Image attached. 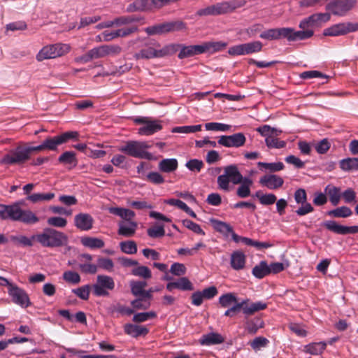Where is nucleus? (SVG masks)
<instances>
[{
	"label": "nucleus",
	"instance_id": "423d86ee",
	"mask_svg": "<svg viewBox=\"0 0 358 358\" xmlns=\"http://www.w3.org/2000/svg\"><path fill=\"white\" fill-rule=\"evenodd\" d=\"M70 48L66 44L55 43L44 46L36 55L37 61L42 62L45 59H50L61 57L67 53Z\"/></svg>",
	"mask_w": 358,
	"mask_h": 358
},
{
	"label": "nucleus",
	"instance_id": "5701e85b",
	"mask_svg": "<svg viewBox=\"0 0 358 358\" xmlns=\"http://www.w3.org/2000/svg\"><path fill=\"white\" fill-rule=\"evenodd\" d=\"M153 8H156L155 0H136L127 6V11H146Z\"/></svg>",
	"mask_w": 358,
	"mask_h": 358
},
{
	"label": "nucleus",
	"instance_id": "6e6d98bb",
	"mask_svg": "<svg viewBox=\"0 0 358 358\" xmlns=\"http://www.w3.org/2000/svg\"><path fill=\"white\" fill-rule=\"evenodd\" d=\"M63 279L68 283L77 285L80 283L81 278L80 275L72 271H67L63 273Z\"/></svg>",
	"mask_w": 358,
	"mask_h": 358
},
{
	"label": "nucleus",
	"instance_id": "2f4dec72",
	"mask_svg": "<svg viewBox=\"0 0 358 358\" xmlns=\"http://www.w3.org/2000/svg\"><path fill=\"white\" fill-rule=\"evenodd\" d=\"M224 341V338L217 333H210L203 335L199 342L203 345L220 344Z\"/></svg>",
	"mask_w": 358,
	"mask_h": 358
},
{
	"label": "nucleus",
	"instance_id": "39448f33",
	"mask_svg": "<svg viewBox=\"0 0 358 358\" xmlns=\"http://www.w3.org/2000/svg\"><path fill=\"white\" fill-rule=\"evenodd\" d=\"M26 145H19L15 149L10 150L0 160V164L6 165H21L29 160Z\"/></svg>",
	"mask_w": 358,
	"mask_h": 358
},
{
	"label": "nucleus",
	"instance_id": "052dcab7",
	"mask_svg": "<svg viewBox=\"0 0 358 358\" xmlns=\"http://www.w3.org/2000/svg\"><path fill=\"white\" fill-rule=\"evenodd\" d=\"M269 341L266 338L258 336L250 342V345L254 350L257 351L266 347Z\"/></svg>",
	"mask_w": 358,
	"mask_h": 358
},
{
	"label": "nucleus",
	"instance_id": "bb28decb",
	"mask_svg": "<svg viewBox=\"0 0 358 358\" xmlns=\"http://www.w3.org/2000/svg\"><path fill=\"white\" fill-rule=\"evenodd\" d=\"M246 256L241 250L234 251L231 255L230 264L231 268L236 271H240L245 268Z\"/></svg>",
	"mask_w": 358,
	"mask_h": 358
},
{
	"label": "nucleus",
	"instance_id": "4c0bfd02",
	"mask_svg": "<svg viewBox=\"0 0 358 358\" xmlns=\"http://www.w3.org/2000/svg\"><path fill=\"white\" fill-rule=\"evenodd\" d=\"M131 273L134 276L141 278L144 280H148L152 278L151 270L146 266L138 264L132 268Z\"/></svg>",
	"mask_w": 358,
	"mask_h": 358
},
{
	"label": "nucleus",
	"instance_id": "c9c22d12",
	"mask_svg": "<svg viewBox=\"0 0 358 358\" xmlns=\"http://www.w3.org/2000/svg\"><path fill=\"white\" fill-rule=\"evenodd\" d=\"M136 228L137 224L134 221L129 222V224L121 222L119 224L118 234L125 237H131L135 234Z\"/></svg>",
	"mask_w": 358,
	"mask_h": 358
},
{
	"label": "nucleus",
	"instance_id": "aec40b11",
	"mask_svg": "<svg viewBox=\"0 0 358 358\" xmlns=\"http://www.w3.org/2000/svg\"><path fill=\"white\" fill-rule=\"evenodd\" d=\"M323 225L328 230L337 234L345 235L358 233V226H343L337 224L335 221H327L324 222Z\"/></svg>",
	"mask_w": 358,
	"mask_h": 358
},
{
	"label": "nucleus",
	"instance_id": "a211bd4d",
	"mask_svg": "<svg viewBox=\"0 0 358 358\" xmlns=\"http://www.w3.org/2000/svg\"><path fill=\"white\" fill-rule=\"evenodd\" d=\"M96 58L99 59L106 56L115 57L122 52V48L118 45H102L94 48Z\"/></svg>",
	"mask_w": 358,
	"mask_h": 358
},
{
	"label": "nucleus",
	"instance_id": "09e8293b",
	"mask_svg": "<svg viewBox=\"0 0 358 358\" xmlns=\"http://www.w3.org/2000/svg\"><path fill=\"white\" fill-rule=\"evenodd\" d=\"M245 55H250L262 51L263 44L259 41H255L246 43H243Z\"/></svg>",
	"mask_w": 358,
	"mask_h": 358
},
{
	"label": "nucleus",
	"instance_id": "1a4fd4ad",
	"mask_svg": "<svg viewBox=\"0 0 358 358\" xmlns=\"http://www.w3.org/2000/svg\"><path fill=\"white\" fill-rule=\"evenodd\" d=\"M185 27L183 22L180 21L169 22L158 24L154 26L145 28V31L148 35L163 34L169 32L179 31Z\"/></svg>",
	"mask_w": 358,
	"mask_h": 358
},
{
	"label": "nucleus",
	"instance_id": "680f3d73",
	"mask_svg": "<svg viewBox=\"0 0 358 358\" xmlns=\"http://www.w3.org/2000/svg\"><path fill=\"white\" fill-rule=\"evenodd\" d=\"M182 224L185 227L187 228L188 229L192 231L196 234H200L202 236H205L204 231L201 228L200 225L194 222L193 221L185 219L182 220Z\"/></svg>",
	"mask_w": 358,
	"mask_h": 358
},
{
	"label": "nucleus",
	"instance_id": "13d9d810",
	"mask_svg": "<svg viewBox=\"0 0 358 358\" xmlns=\"http://www.w3.org/2000/svg\"><path fill=\"white\" fill-rule=\"evenodd\" d=\"M257 166L259 168H264L265 169L269 170L271 172L281 171L285 167L282 162L266 163L259 162L257 163Z\"/></svg>",
	"mask_w": 358,
	"mask_h": 358
},
{
	"label": "nucleus",
	"instance_id": "f257e3e1",
	"mask_svg": "<svg viewBox=\"0 0 358 358\" xmlns=\"http://www.w3.org/2000/svg\"><path fill=\"white\" fill-rule=\"evenodd\" d=\"M230 182L234 185L240 184L236 190V194L238 197L246 198L250 195V187L253 182L250 178L242 176L236 164L224 166L223 174L220 175L217 179L218 188L224 192L229 191Z\"/></svg>",
	"mask_w": 358,
	"mask_h": 358
},
{
	"label": "nucleus",
	"instance_id": "a18cd8bd",
	"mask_svg": "<svg viewBox=\"0 0 358 358\" xmlns=\"http://www.w3.org/2000/svg\"><path fill=\"white\" fill-rule=\"evenodd\" d=\"M82 244L91 249L101 248L104 246V242L103 240L98 238L93 237H85L81 240Z\"/></svg>",
	"mask_w": 358,
	"mask_h": 358
},
{
	"label": "nucleus",
	"instance_id": "49530a36",
	"mask_svg": "<svg viewBox=\"0 0 358 358\" xmlns=\"http://www.w3.org/2000/svg\"><path fill=\"white\" fill-rule=\"evenodd\" d=\"M237 297L234 293L228 292L221 295L219 298V303L222 308H229L237 302Z\"/></svg>",
	"mask_w": 358,
	"mask_h": 358
},
{
	"label": "nucleus",
	"instance_id": "e2e57ef3",
	"mask_svg": "<svg viewBox=\"0 0 358 358\" xmlns=\"http://www.w3.org/2000/svg\"><path fill=\"white\" fill-rule=\"evenodd\" d=\"M204 164L202 160L192 159L187 161L185 166L191 171L199 173L203 169Z\"/></svg>",
	"mask_w": 358,
	"mask_h": 358
},
{
	"label": "nucleus",
	"instance_id": "f704fd0d",
	"mask_svg": "<svg viewBox=\"0 0 358 358\" xmlns=\"http://www.w3.org/2000/svg\"><path fill=\"white\" fill-rule=\"evenodd\" d=\"M109 213L120 217L121 218L131 222V220L135 217V213L129 209L112 207L109 208Z\"/></svg>",
	"mask_w": 358,
	"mask_h": 358
},
{
	"label": "nucleus",
	"instance_id": "6e6552de",
	"mask_svg": "<svg viewBox=\"0 0 358 358\" xmlns=\"http://www.w3.org/2000/svg\"><path fill=\"white\" fill-rule=\"evenodd\" d=\"M119 150L135 158L145 159L148 160L154 159L152 154L142 150L141 141H127L125 145L119 148Z\"/></svg>",
	"mask_w": 358,
	"mask_h": 358
},
{
	"label": "nucleus",
	"instance_id": "e433bc0d",
	"mask_svg": "<svg viewBox=\"0 0 358 358\" xmlns=\"http://www.w3.org/2000/svg\"><path fill=\"white\" fill-rule=\"evenodd\" d=\"M252 275L257 278L262 279L270 274L268 265L266 261H262L256 265L252 271Z\"/></svg>",
	"mask_w": 358,
	"mask_h": 358
},
{
	"label": "nucleus",
	"instance_id": "c85d7f7f",
	"mask_svg": "<svg viewBox=\"0 0 358 358\" xmlns=\"http://www.w3.org/2000/svg\"><path fill=\"white\" fill-rule=\"evenodd\" d=\"M124 331L126 334L130 335L134 338H137L140 336H145L149 332L147 327L133 324H126L124 326Z\"/></svg>",
	"mask_w": 358,
	"mask_h": 358
},
{
	"label": "nucleus",
	"instance_id": "9d476101",
	"mask_svg": "<svg viewBox=\"0 0 358 358\" xmlns=\"http://www.w3.org/2000/svg\"><path fill=\"white\" fill-rule=\"evenodd\" d=\"M115 282L110 276L99 275L96 282L93 285V293L96 296H106L109 294L107 290H113Z\"/></svg>",
	"mask_w": 358,
	"mask_h": 358
},
{
	"label": "nucleus",
	"instance_id": "7ed1b4c3",
	"mask_svg": "<svg viewBox=\"0 0 358 358\" xmlns=\"http://www.w3.org/2000/svg\"><path fill=\"white\" fill-rule=\"evenodd\" d=\"M32 239L45 248H60L69 243L67 235L51 227H45L43 231L32 235Z\"/></svg>",
	"mask_w": 358,
	"mask_h": 358
},
{
	"label": "nucleus",
	"instance_id": "ddd939ff",
	"mask_svg": "<svg viewBox=\"0 0 358 358\" xmlns=\"http://www.w3.org/2000/svg\"><path fill=\"white\" fill-rule=\"evenodd\" d=\"M246 3L245 0H232L222 1L212 6L214 15H222L231 13L234 10L241 8Z\"/></svg>",
	"mask_w": 358,
	"mask_h": 358
},
{
	"label": "nucleus",
	"instance_id": "f8f14e48",
	"mask_svg": "<svg viewBox=\"0 0 358 358\" xmlns=\"http://www.w3.org/2000/svg\"><path fill=\"white\" fill-rule=\"evenodd\" d=\"M358 30V23L343 22L336 24L324 30V36H337Z\"/></svg>",
	"mask_w": 358,
	"mask_h": 358
},
{
	"label": "nucleus",
	"instance_id": "9b49d317",
	"mask_svg": "<svg viewBox=\"0 0 358 358\" xmlns=\"http://www.w3.org/2000/svg\"><path fill=\"white\" fill-rule=\"evenodd\" d=\"M357 4V0H335L326 6V9L335 15L343 16Z\"/></svg>",
	"mask_w": 358,
	"mask_h": 358
},
{
	"label": "nucleus",
	"instance_id": "338daca9",
	"mask_svg": "<svg viewBox=\"0 0 358 358\" xmlns=\"http://www.w3.org/2000/svg\"><path fill=\"white\" fill-rule=\"evenodd\" d=\"M47 223L50 226L55 227L64 228L67 224V220L62 217H50L48 219Z\"/></svg>",
	"mask_w": 358,
	"mask_h": 358
},
{
	"label": "nucleus",
	"instance_id": "4d7b16f0",
	"mask_svg": "<svg viewBox=\"0 0 358 358\" xmlns=\"http://www.w3.org/2000/svg\"><path fill=\"white\" fill-rule=\"evenodd\" d=\"M157 317V314L154 311L138 313L134 315L133 321L136 323H141L145 322L150 319H153Z\"/></svg>",
	"mask_w": 358,
	"mask_h": 358
},
{
	"label": "nucleus",
	"instance_id": "bf43d9fd",
	"mask_svg": "<svg viewBox=\"0 0 358 358\" xmlns=\"http://www.w3.org/2000/svg\"><path fill=\"white\" fill-rule=\"evenodd\" d=\"M10 240L15 243L22 245L23 246L31 247L33 245V242L34 241L32 239V236L31 238H28L26 236L20 235V236H11Z\"/></svg>",
	"mask_w": 358,
	"mask_h": 358
},
{
	"label": "nucleus",
	"instance_id": "a878e982",
	"mask_svg": "<svg viewBox=\"0 0 358 358\" xmlns=\"http://www.w3.org/2000/svg\"><path fill=\"white\" fill-rule=\"evenodd\" d=\"M243 301V314L245 316L252 315L255 313L265 310L267 308V303L262 301L251 302L248 299Z\"/></svg>",
	"mask_w": 358,
	"mask_h": 358
},
{
	"label": "nucleus",
	"instance_id": "72a5a7b5",
	"mask_svg": "<svg viewBox=\"0 0 358 358\" xmlns=\"http://www.w3.org/2000/svg\"><path fill=\"white\" fill-rule=\"evenodd\" d=\"M131 292L135 296H143L145 295V287L148 285L145 280H131L129 282Z\"/></svg>",
	"mask_w": 358,
	"mask_h": 358
},
{
	"label": "nucleus",
	"instance_id": "4be33fe9",
	"mask_svg": "<svg viewBox=\"0 0 358 358\" xmlns=\"http://www.w3.org/2000/svg\"><path fill=\"white\" fill-rule=\"evenodd\" d=\"M259 183L269 189H276L281 187L284 184L283 179L274 174L265 175L260 178Z\"/></svg>",
	"mask_w": 358,
	"mask_h": 358
},
{
	"label": "nucleus",
	"instance_id": "7c9ffc66",
	"mask_svg": "<svg viewBox=\"0 0 358 358\" xmlns=\"http://www.w3.org/2000/svg\"><path fill=\"white\" fill-rule=\"evenodd\" d=\"M178 162L175 158L164 159L158 164L159 170L163 173H172L178 169Z\"/></svg>",
	"mask_w": 358,
	"mask_h": 358
},
{
	"label": "nucleus",
	"instance_id": "6ab92c4d",
	"mask_svg": "<svg viewBox=\"0 0 358 358\" xmlns=\"http://www.w3.org/2000/svg\"><path fill=\"white\" fill-rule=\"evenodd\" d=\"M313 34V30L309 28L301 31H295L293 28L285 27V38L288 41L306 40L312 37Z\"/></svg>",
	"mask_w": 358,
	"mask_h": 358
},
{
	"label": "nucleus",
	"instance_id": "20e7f679",
	"mask_svg": "<svg viewBox=\"0 0 358 358\" xmlns=\"http://www.w3.org/2000/svg\"><path fill=\"white\" fill-rule=\"evenodd\" d=\"M176 47L175 45H169L168 44L159 48L160 44L157 42H154L149 45H145L138 52L134 54V57L136 59L164 57L173 55Z\"/></svg>",
	"mask_w": 358,
	"mask_h": 358
},
{
	"label": "nucleus",
	"instance_id": "603ef678",
	"mask_svg": "<svg viewBox=\"0 0 358 358\" xmlns=\"http://www.w3.org/2000/svg\"><path fill=\"white\" fill-rule=\"evenodd\" d=\"M147 234L152 238H161L165 235V229L163 225L155 224L148 229Z\"/></svg>",
	"mask_w": 358,
	"mask_h": 358
},
{
	"label": "nucleus",
	"instance_id": "864d4df0",
	"mask_svg": "<svg viewBox=\"0 0 358 358\" xmlns=\"http://www.w3.org/2000/svg\"><path fill=\"white\" fill-rule=\"evenodd\" d=\"M243 307H244V301L243 300L241 302L234 303L232 306H231L224 313V315L227 317H233L236 314H238L240 311L243 313Z\"/></svg>",
	"mask_w": 358,
	"mask_h": 358
},
{
	"label": "nucleus",
	"instance_id": "de8ad7c7",
	"mask_svg": "<svg viewBox=\"0 0 358 358\" xmlns=\"http://www.w3.org/2000/svg\"><path fill=\"white\" fill-rule=\"evenodd\" d=\"M264 327V322L259 318H254L247 321L245 329L248 333L255 334L257 331Z\"/></svg>",
	"mask_w": 358,
	"mask_h": 358
},
{
	"label": "nucleus",
	"instance_id": "0e129e2a",
	"mask_svg": "<svg viewBox=\"0 0 358 358\" xmlns=\"http://www.w3.org/2000/svg\"><path fill=\"white\" fill-rule=\"evenodd\" d=\"M141 18L136 17L134 16H121L119 17H116L113 20V26H122L124 24H128L134 22L140 21Z\"/></svg>",
	"mask_w": 358,
	"mask_h": 358
},
{
	"label": "nucleus",
	"instance_id": "2eb2a0df",
	"mask_svg": "<svg viewBox=\"0 0 358 358\" xmlns=\"http://www.w3.org/2000/svg\"><path fill=\"white\" fill-rule=\"evenodd\" d=\"M169 45H175L176 50L174 54L179 51L178 58L180 59L194 57L195 55H201L203 53V49L202 44L200 45H185L182 44L171 43Z\"/></svg>",
	"mask_w": 358,
	"mask_h": 358
},
{
	"label": "nucleus",
	"instance_id": "58836bf2",
	"mask_svg": "<svg viewBox=\"0 0 358 358\" xmlns=\"http://www.w3.org/2000/svg\"><path fill=\"white\" fill-rule=\"evenodd\" d=\"M58 161L61 164L71 165L72 167H76L78 164L76 153L72 151L64 152L59 157Z\"/></svg>",
	"mask_w": 358,
	"mask_h": 358
},
{
	"label": "nucleus",
	"instance_id": "dca6fc26",
	"mask_svg": "<svg viewBox=\"0 0 358 358\" xmlns=\"http://www.w3.org/2000/svg\"><path fill=\"white\" fill-rule=\"evenodd\" d=\"M246 138L243 133H236L232 135H222L219 137L218 144L226 148H240L245 145Z\"/></svg>",
	"mask_w": 358,
	"mask_h": 358
},
{
	"label": "nucleus",
	"instance_id": "774afa93",
	"mask_svg": "<svg viewBox=\"0 0 358 358\" xmlns=\"http://www.w3.org/2000/svg\"><path fill=\"white\" fill-rule=\"evenodd\" d=\"M147 179L149 182L155 185H161L164 182V177L159 173L156 171L150 172L147 175Z\"/></svg>",
	"mask_w": 358,
	"mask_h": 358
},
{
	"label": "nucleus",
	"instance_id": "0eeeda50",
	"mask_svg": "<svg viewBox=\"0 0 358 358\" xmlns=\"http://www.w3.org/2000/svg\"><path fill=\"white\" fill-rule=\"evenodd\" d=\"M79 133L78 131H69L54 137H48L42 143L44 150L55 151L59 145L66 143L70 139H77Z\"/></svg>",
	"mask_w": 358,
	"mask_h": 358
},
{
	"label": "nucleus",
	"instance_id": "79ce46f5",
	"mask_svg": "<svg viewBox=\"0 0 358 358\" xmlns=\"http://www.w3.org/2000/svg\"><path fill=\"white\" fill-rule=\"evenodd\" d=\"M210 222L213 224L214 229L220 233L227 236L231 232H233V228L227 223L211 219Z\"/></svg>",
	"mask_w": 358,
	"mask_h": 358
},
{
	"label": "nucleus",
	"instance_id": "69168bd1",
	"mask_svg": "<svg viewBox=\"0 0 358 358\" xmlns=\"http://www.w3.org/2000/svg\"><path fill=\"white\" fill-rule=\"evenodd\" d=\"M205 128L208 131H227L229 130L231 126L220 122H209L205 124Z\"/></svg>",
	"mask_w": 358,
	"mask_h": 358
},
{
	"label": "nucleus",
	"instance_id": "5fc2aeb1",
	"mask_svg": "<svg viewBox=\"0 0 358 358\" xmlns=\"http://www.w3.org/2000/svg\"><path fill=\"white\" fill-rule=\"evenodd\" d=\"M265 143L268 148H282L286 145V142L281 141L274 136L265 138Z\"/></svg>",
	"mask_w": 358,
	"mask_h": 358
},
{
	"label": "nucleus",
	"instance_id": "cd10ccee",
	"mask_svg": "<svg viewBox=\"0 0 358 358\" xmlns=\"http://www.w3.org/2000/svg\"><path fill=\"white\" fill-rule=\"evenodd\" d=\"M166 289L172 291L173 289H179L183 291L193 290L192 283L186 277H182L176 282H171L166 285Z\"/></svg>",
	"mask_w": 358,
	"mask_h": 358
},
{
	"label": "nucleus",
	"instance_id": "f03ea898",
	"mask_svg": "<svg viewBox=\"0 0 358 358\" xmlns=\"http://www.w3.org/2000/svg\"><path fill=\"white\" fill-rule=\"evenodd\" d=\"M17 201L10 205L0 203V218L3 220L20 222L27 225H32L39 222L37 215L30 210H23Z\"/></svg>",
	"mask_w": 358,
	"mask_h": 358
},
{
	"label": "nucleus",
	"instance_id": "f3484780",
	"mask_svg": "<svg viewBox=\"0 0 358 358\" xmlns=\"http://www.w3.org/2000/svg\"><path fill=\"white\" fill-rule=\"evenodd\" d=\"M329 20L330 14L328 13L313 14L301 20L299 23V27L301 29H306L310 27L320 26L322 23L327 22Z\"/></svg>",
	"mask_w": 358,
	"mask_h": 358
},
{
	"label": "nucleus",
	"instance_id": "3c124183",
	"mask_svg": "<svg viewBox=\"0 0 358 358\" xmlns=\"http://www.w3.org/2000/svg\"><path fill=\"white\" fill-rule=\"evenodd\" d=\"M120 248L122 252L127 255H134L137 252V245L134 241H122Z\"/></svg>",
	"mask_w": 358,
	"mask_h": 358
},
{
	"label": "nucleus",
	"instance_id": "c03bdc74",
	"mask_svg": "<svg viewBox=\"0 0 358 358\" xmlns=\"http://www.w3.org/2000/svg\"><path fill=\"white\" fill-rule=\"evenodd\" d=\"M327 347L324 342L313 343L305 346V352L313 355H318L323 352Z\"/></svg>",
	"mask_w": 358,
	"mask_h": 358
},
{
	"label": "nucleus",
	"instance_id": "393cba45",
	"mask_svg": "<svg viewBox=\"0 0 358 358\" xmlns=\"http://www.w3.org/2000/svg\"><path fill=\"white\" fill-rule=\"evenodd\" d=\"M262 39L268 41L280 40L285 38V27L272 28L263 31L259 34Z\"/></svg>",
	"mask_w": 358,
	"mask_h": 358
},
{
	"label": "nucleus",
	"instance_id": "37998d69",
	"mask_svg": "<svg viewBox=\"0 0 358 358\" xmlns=\"http://www.w3.org/2000/svg\"><path fill=\"white\" fill-rule=\"evenodd\" d=\"M327 215L333 217L345 218L352 215V210L348 206H341L327 212Z\"/></svg>",
	"mask_w": 358,
	"mask_h": 358
},
{
	"label": "nucleus",
	"instance_id": "b1692460",
	"mask_svg": "<svg viewBox=\"0 0 358 358\" xmlns=\"http://www.w3.org/2000/svg\"><path fill=\"white\" fill-rule=\"evenodd\" d=\"M162 125L159 120H149L145 125L138 129V134L143 136H151L162 129Z\"/></svg>",
	"mask_w": 358,
	"mask_h": 358
},
{
	"label": "nucleus",
	"instance_id": "4468645a",
	"mask_svg": "<svg viewBox=\"0 0 358 358\" xmlns=\"http://www.w3.org/2000/svg\"><path fill=\"white\" fill-rule=\"evenodd\" d=\"M8 293L11 297L12 301L22 308H27L31 305L29 295L26 291L16 285L8 289Z\"/></svg>",
	"mask_w": 358,
	"mask_h": 358
},
{
	"label": "nucleus",
	"instance_id": "a19ab883",
	"mask_svg": "<svg viewBox=\"0 0 358 358\" xmlns=\"http://www.w3.org/2000/svg\"><path fill=\"white\" fill-rule=\"evenodd\" d=\"M340 168L345 171H358V158L348 157L341 160Z\"/></svg>",
	"mask_w": 358,
	"mask_h": 358
},
{
	"label": "nucleus",
	"instance_id": "c756f323",
	"mask_svg": "<svg viewBox=\"0 0 358 358\" xmlns=\"http://www.w3.org/2000/svg\"><path fill=\"white\" fill-rule=\"evenodd\" d=\"M324 192L333 206H336L339 203L341 198V192L339 187L328 185L324 189Z\"/></svg>",
	"mask_w": 358,
	"mask_h": 358
},
{
	"label": "nucleus",
	"instance_id": "8fccbe9b",
	"mask_svg": "<svg viewBox=\"0 0 358 358\" xmlns=\"http://www.w3.org/2000/svg\"><path fill=\"white\" fill-rule=\"evenodd\" d=\"M131 306L136 310H147L150 307L151 303L149 299L143 296L137 298L131 302Z\"/></svg>",
	"mask_w": 358,
	"mask_h": 358
},
{
	"label": "nucleus",
	"instance_id": "ea45409f",
	"mask_svg": "<svg viewBox=\"0 0 358 358\" xmlns=\"http://www.w3.org/2000/svg\"><path fill=\"white\" fill-rule=\"evenodd\" d=\"M55 194L52 192L34 193L27 196V199L33 203H36L39 202L50 201L55 197Z\"/></svg>",
	"mask_w": 358,
	"mask_h": 358
},
{
	"label": "nucleus",
	"instance_id": "412c9836",
	"mask_svg": "<svg viewBox=\"0 0 358 358\" xmlns=\"http://www.w3.org/2000/svg\"><path fill=\"white\" fill-rule=\"evenodd\" d=\"M94 224V219L88 213H80L74 217V224L77 229L81 231L90 230Z\"/></svg>",
	"mask_w": 358,
	"mask_h": 358
},
{
	"label": "nucleus",
	"instance_id": "473e14b6",
	"mask_svg": "<svg viewBox=\"0 0 358 358\" xmlns=\"http://www.w3.org/2000/svg\"><path fill=\"white\" fill-rule=\"evenodd\" d=\"M203 53L205 52H216L224 50L227 43L223 41H209L202 43Z\"/></svg>",
	"mask_w": 358,
	"mask_h": 358
}]
</instances>
